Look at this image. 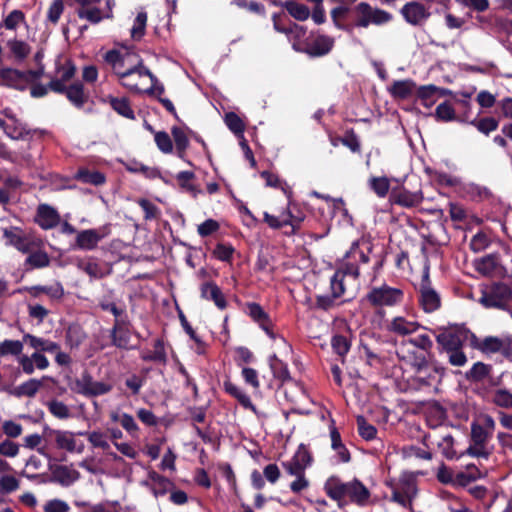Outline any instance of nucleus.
Wrapping results in <instances>:
<instances>
[{
  "label": "nucleus",
  "mask_w": 512,
  "mask_h": 512,
  "mask_svg": "<svg viewBox=\"0 0 512 512\" xmlns=\"http://www.w3.org/2000/svg\"><path fill=\"white\" fill-rule=\"evenodd\" d=\"M104 59L123 87L133 92L140 91V83L132 81V78H143L149 74V69L142 64L138 55L129 51L111 50L105 54Z\"/></svg>",
  "instance_id": "f257e3e1"
},
{
  "label": "nucleus",
  "mask_w": 512,
  "mask_h": 512,
  "mask_svg": "<svg viewBox=\"0 0 512 512\" xmlns=\"http://www.w3.org/2000/svg\"><path fill=\"white\" fill-rule=\"evenodd\" d=\"M358 261L367 263L369 257L359 248V243L354 242L346 253L344 262L330 280L331 293L334 298L346 295L350 288L356 286L359 276Z\"/></svg>",
  "instance_id": "f03ea898"
},
{
  "label": "nucleus",
  "mask_w": 512,
  "mask_h": 512,
  "mask_svg": "<svg viewBox=\"0 0 512 512\" xmlns=\"http://www.w3.org/2000/svg\"><path fill=\"white\" fill-rule=\"evenodd\" d=\"M496 423L492 416L481 415L477 421L471 423V444L467 454L473 457L488 458L490 450L488 443L495 430Z\"/></svg>",
  "instance_id": "7ed1b4c3"
},
{
  "label": "nucleus",
  "mask_w": 512,
  "mask_h": 512,
  "mask_svg": "<svg viewBox=\"0 0 512 512\" xmlns=\"http://www.w3.org/2000/svg\"><path fill=\"white\" fill-rule=\"evenodd\" d=\"M3 236L8 245L13 246L24 254L32 252L39 247H44L43 240L36 233L22 230L19 227L3 229Z\"/></svg>",
  "instance_id": "20e7f679"
},
{
  "label": "nucleus",
  "mask_w": 512,
  "mask_h": 512,
  "mask_svg": "<svg viewBox=\"0 0 512 512\" xmlns=\"http://www.w3.org/2000/svg\"><path fill=\"white\" fill-rule=\"evenodd\" d=\"M367 301L376 308L395 307L404 299V292L398 287L389 286L386 283L372 287L366 295Z\"/></svg>",
  "instance_id": "39448f33"
},
{
  "label": "nucleus",
  "mask_w": 512,
  "mask_h": 512,
  "mask_svg": "<svg viewBox=\"0 0 512 512\" xmlns=\"http://www.w3.org/2000/svg\"><path fill=\"white\" fill-rule=\"evenodd\" d=\"M388 485L392 490L391 501L402 507L411 505L417 494L416 478L412 473L404 472L397 482L390 481Z\"/></svg>",
  "instance_id": "423d86ee"
},
{
  "label": "nucleus",
  "mask_w": 512,
  "mask_h": 512,
  "mask_svg": "<svg viewBox=\"0 0 512 512\" xmlns=\"http://www.w3.org/2000/svg\"><path fill=\"white\" fill-rule=\"evenodd\" d=\"M355 26L367 28L370 25L381 26L389 23L393 16L388 11L373 7L367 2H360L354 7Z\"/></svg>",
  "instance_id": "0eeeda50"
},
{
  "label": "nucleus",
  "mask_w": 512,
  "mask_h": 512,
  "mask_svg": "<svg viewBox=\"0 0 512 512\" xmlns=\"http://www.w3.org/2000/svg\"><path fill=\"white\" fill-rule=\"evenodd\" d=\"M42 71H20L13 68L0 69L1 84L16 90H25L31 83L39 79Z\"/></svg>",
  "instance_id": "6e6552de"
},
{
  "label": "nucleus",
  "mask_w": 512,
  "mask_h": 512,
  "mask_svg": "<svg viewBox=\"0 0 512 512\" xmlns=\"http://www.w3.org/2000/svg\"><path fill=\"white\" fill-rule=\"evenodd\" d=\"M72 390L86 397H96L110 392L112 385L102 381H94L92 376L85 372L74 381Z\"/></svg>",
  "instance_id": "1a4fd4ad"
},
{
  "label": "nucleus",
  "mask_w": 512,
  "mask_h": 512,
  "mask_svg": "<svg viewBox=\"0 0 512 512\" xmlns=\"http://www.w3.org/2000/svg\"><path fill=\"white\" fill-rule=\"evenodd\" d=\"M510 298L509 287L503 283H497L482 292L479 302L486 308L505 309Z\"/></svg>",
  "instance_id": "9d476101"
},
{
  "label": "nucleus",
  "mask_w": 512,
  "mask_h": 512,
  "mask_svg": "<svg viewBox=\"0 0 512 512\" xmlns=\"http://www.w3.org/2000/svg\"><path fill=\"white\" fill-rule=\"evenodd\" d=\"M55 445L58 449L67 451L71 454H82L85 450V444L78 437L85 435V432H73L69 430L52 431Z\"/></svg>",
  "instance_id": "9b49d317"
},
{
  "label": "nucleus",
  "mask_w": 512,
  "mask_h": 512,
  "mask_svg": "<svg viewBox=\"0 0 512 512\" xmlns=\"http://www.w3.org/2000/svg\"><path fill=\"white\" fill-rule=\"evenodd\" d=\"M419 303L426 313H432L438 310L441 305L440 295L432 288L428 271H425L420 283Z\"/></svg>",
  "instance_id": "f8f14e48"
},
{
  "label": "nucleus",
  "mask_w": 512,
  "mask_h": 512,
  "mask_svg": "<svg viewBox=\"0 0 512 512\" xmlns=\"http://www.w3.org/2000/svg\"><path fill=\"white\" fill-rule=\"evenodd\" d=\"M417 368L415 379L425 386H431L437 383L441 376V370L434 365L427 363L425 356H418L414 364Z\"/></svg>",
  "instance_id": "ddd939ff"
},
{
  "label": "nucleus",
  "mask_w": 512,
  "mask_h": 512,
  "mask_svg": "<svg viewBox=\"0 0 512 512\" xmlns=\"http://www.w3.org/2000/svg\"><path fill=\"white\" fill-rule=\"evenodd\" d=\"M478 349L485 354L501 353L504 357L512 359V338L489 336L482 340Z\"/></svg>",
  "instance_id": "4468645a"
},
{
  "label": "nucleus",
  "mask_w": 512,
  "mask_h": 512,
  "mask_svg": "<svg viewBox=\"0 0 512 512\" xmlns=\"http://www.w3.org/2000/svg\"><path fill=\"white\" fill-rule=\"evenodd\" d=\"M436 341L443 352L463 347L465 334L460 329H443L436 335Z\"/></svg>",
  "instance_id": "2eb2a0df"
},
{
  "label": "nucleus",
  "mask_w": 512,
  "mask_h": 512,
  "mask_svg": "<svg viewBox=\"0 0 512 512\" xmlns=\"http://www.w3.org/2000/svg\"><path fill=\"white\" fill-rule=\"evenodd\" d=\"M421 325L412 318L395 316L387 323V331L398 336H407L416 333Z\"/></svg>",
  "instance_id": "dca6fc26"
},
{
  "label": "nucleus",
  "mask_w": 512,
  "mask_h": 512,
  "mask_svg": "<svg viewBox=\"0 0 512 512\" xmlns=\"http://www.w3.org/2000/svg\"><path fill=\"white\" fill-rule=\"evenodd\" d=\"M105 237V233L100 229H86L77 232L74 248L91 251Z\"/></svg>",
  "instance_id": "f3484780"
},
{
  "label": "nucleus",
  "mask_w": 512,
  "mask_h": 512,
  "mask_svg": "<svg viewBox=\"0 0 512 512\" xmlns=\"http://www.w3.org/2000/svg\"><path fill=\"white\" fill-rule=\"evenodd\" d=\"M35 222L44 230L55 228L60 223L58 211L48 204L37 207Z\"/></svg>",
  "instance_id": "a211bd4d"
},
{
  "label": "nucleus",
  "mask_w": 512,
  "mask_h": 512,
  "mask_svg": "<svg viewBox=\"0 0 512 512\" xmlns=\"http://www.w3.org/2000/svg\"><path fill=\"white\" fill-rule=\"evenodd\" d=\"M334 46V38L328 35H317L306 46L305 52L312 57L328 54Z\"/></svg>",
  "instance_id": "6ab92c4d"
},
{
  "label": "nucleus",
  "mask_w": 512,
  "mask_h": 512,
  "mask_svg": "<svg viewBox=\"0 0 512 512\" xmlns=\"http://www.w3.org/2000/svg\"><path fill=\"white\" fill-rule=\"evenodd\" d=\"M401 14L411 25H420L429 17V12L425 7L415 1L405 4L401 9Z\"/></svg>",
  "instance_id": "aec40b11"
},
{
  "label": "nucleus",
  "mask_w": 512,
  "mask_h": 512,
  "mask_svg": "<svg viewBox=\"0 0 512 512\" xmlns=\"http://www.w3.org/2000/svg\"><path fill=\"white\" fill-rule=\"evenodd\" d=\"M79 476V472L72 465H56L51 468L52 481L62 486L72 485Z\"/></svg>",
  "instance_id": "412c9836"
},
{
  "label": "nucleus",
  "mask_w": 512,
  "mask_h": 512,
  "mask_svg": "<svg viewBox=\"0 0 512 512\" xmlns=\"http://www.w3.org/2000/svg\"><path fill=\"white\" fill-rule=\"evenodd\" d=\"M75 72L76 68L71 62L64 63L57 70V78L49 83L50 89L57 93H64L67 87L66 83L74 77Z\"/></svg>",
  "instance_id": "4be33fe9"
},
{
  "label": "nucleus",
  "mask_w": 512,
  "mask_h": 512,
  "mask_svg": "<svg viewBox=\"0 0 512 512\" xmlns=\"http://www.w3.org/2000/svg\"><path fill=\"white\" fill-rule=\"evenodd\" d=\"M370 497L369 490L358 480L346 482L345 499L349 498L350 501L358 505H365Z\"/></svg>",
  "instance_id": "5701e85b"
},
{
  "label": "nucleus",
  "mask_w": 512,
  "mask_h": 512,
  "mask_svg": "<svg viewBox=\"0 0 512 512\" xmlns=\"http://www.w3.org/2000/svg\"><path fill=\"white\" fill-rule=\"evenodd\" d=\"M391 199L395 204L410 208L421 203L422 194L420 192H410L405 189H393Z\"/></svg>",
  "instance_id": "b1692460"
},
{
  "label": "nucleus",
  "mask_w": 512,
  "mask_h": 512,
  "mask_svg": "<svg viewBox=\"0 0 512 512\" xmlns=\"http://www.w3.org/2000/svg\"><path fill=\"white\" fill-rule=\"evenodd\" d=\"M87 439L93 448L103 450L107 455L111 456L113 459H117V454L111 451V445L108 440V436L100 431L94 430L91 432H85Z\"/></svg>",
  "instance_id": "393cba45"
},
{
  "label": "nucleus",
  "mask_w": 512,
  "mask_h": 512,
  "mask_svg": "<svg viewBox=\"0 0 512 512\" xmlns=\"http://www.w3.org/2000/svg\"><path fill=\"white\" fill-rule=\"evenodd\" d=\"M249 315L259 323L260 327L266 332V334L275 339L276 335L271 330V322L266 312L257 303H251L248 305Z\"/></svg>",
  "instance_id": "a878e982"
},
{
  "label": "nucleus",
  "mask_w": 512,
  "mask_h": 512,
  "mask_svg": "<svg viewBox=\"0 0 512 512\" xmlns=\"http://www.w3.org/2000/svg\"><path fill=\"white\" fill-rule=\"evenodd\" d=\"M415 88V82L410 79H406L394 81L388 88V91L394 98L407 99L413 94Z\"/></svg>",
  "instance_id": "bb28decb"
},
{
  "label": "nucleus",
  "mask_w": 512,
  "mask_h": 512,
  "mask_svg": "<svg viewBox=\"0 0 512 512\" xmlns=\"http://www.w3.org/2000/svg\"><path fill=\"white\" fill-rule=\"evenodd\" d=\"M224 389L228 394L236 398L245 409H249L254 414L258 415V411L252 403L249 395H247L241 388L230 381H226L224 382Z\"/></svg>",
  "instance_id": "cd10ccee"
},
{
  "label": "nucleus",
  "mask_w": 512,
  "mask_h": 512,
  "mask_svg": "<svg viewBox=\"0 0 512 512\" xmlns=\"http://www.w3.org/2000/svg\"><path fill=\"white\" fill-rule=\"evenodd\" d=\"M324 489L331 499L339 503L345 499L346 483L342 482L338 477L332 476L328 478Z\"/></svg>",
  "instance_id": "c85d7f7f"
},
{
  "label": "nucleus",
  "mask_w": 512,
  "mask_h": 512,
  "mask_svg": "<svg viewBox=\"0 0 512 512\" xmlns=\"http://www.w3.org/2000/svg\"><path fill=\"white\" fill-rule=\"evenodd\" d=\"M23 340L25 342H28L32 348H34L36 351H38L40 353H42V352L53 353V352L59 350V344L54 341H51L49 339L36 337L31 334H25L23 337Z\"/></svg>",
  "instance_id": "c756f323"
},
{
  "label": "nucleus",
  "mask_w": 512,
  "mask_h": 512,
  "mask_svg": "<svg viewBox=\"0 0 512 512\" xmlns=\"http://www.w3.org/2000/svg\"><path fill=\"white\" fill-rule=\"evenodd\" d=\"M201 296L207 300H212L219 309H224L226 307V300L222 291L212 282H207L202 285Z\"/></svg>",
  "instance_id": "7c9ffc66"
},
{
  "label": "nucleus",
  "mask_w": 512,
  "mask_h": 512,
  "mask_svg": "<svg viewBox=\"0 0 512 512\" xmlns=\"http://www.w3.org/2000/svg\"><path fill=\"white\" fill-rule=\"evenodd\" d=\"M149 480H150L151 490L156 497L166 494L172 486V483L170 480L159 475L156 472H151L149 474Z\"/></svg>",
  "instance_id": "2f4dec72"
},
{
  "label": "nucleus",
  "mask_w": 512,
  "mask_h": 512,
  "mask_svg": "<svg viewBox=\"0 0 512 512\" xmlns=\"http://www.w3.org/2000/svg\"><path fill=\"white\" fill-rule=\"evenodd\" d=\"M43 386L42 380L38 379H29L26 382H23L19 386L14 389L13 394L17 397L26 396L33 397L39 391V389Z\"/></svg>",
  "instance_id": "473e14b6"
},
{
  "label": "nucleus",
  "mask_w": 512,
  "mask_h": 512,
  "mask_svg": "<svg viewBox=\"0 0 512 512\" xmlns=\"http://www.w3.org/2000/svg\"><path fill=\"white\" fill-rule=\"evenodd\" d=\"M281 5L298 21L307 20L311 14L307 6L296 1H286Z\"/></svg>",
  "instance_id": "72a5a7b5"
},
{
  "label": "nucleus",
  "mask_w": 512,
  "mask_h": 512,
  "mask_svg": "<svg viewBox=\"0 0 512 512\" xmlns=\"http://www.w3.org/2000/svg\"><path fill=\"white\" fill-rule=\"evenodd\" d=\"M77 267L91 278H102L105 274L103 268L93 258L79 260Z\"/></svg>",
  "instance_id": "f704fd0d"
},
{
  "label": "nucleus",
  "mask_w": 512,
  "mask_h": 512,
  "mask_svg": "<svg viewBox=\"0 0 512 512\" xmlns=\"http://www.w3.org/2000/svg\"><path fill=\"white\" fill-rule=\"evenodd\" d=\"M64 93L66 94L69 101L78 108L82 107L86 102L83 85L79 82L66 87Z\"/></svg>",
  "instance_id": "c9c22d12"
},
{
  "label": "nucleus",
  "mask_w": 512,
  "mask_h": 512,
  "mask_svg": "<svg viewBox=\"0 0 512 512\" xmlns=\"http://www.w3.org/2000/svg\"><path fill=\"white\" fill-rule=\"evenodd\" d=\"M107 101L118 114L128 119H134V111L130 107L129 101L126 98L108 96Z\"/></svg>",
  "instance_id": "e433bc0d"
},
{
  "label": "nucleus",
  "mask_w": 512,
  "mask_h": 512,
  "mask_svg": "<svg viewBox=\"0 0 512 512\" xmlns=\"http://www.w3.org/2000/svg\"><path fill=\"white\" fill-rule=\"evenodd\" d=\"M29 256L26 259V264L32 268H44L50 263L48 254L43 250V247L34 249L32 252H28Z\"/></svg>",
  "instance_id": "4c0bfd02"
},
{
  "label": "nucleus",
  "mask_w": 512,
  "mask_h": 512,
  "mask_svg": "<svg viewBox=\"0 0 512 512\" xmlns=\"http://www.w3.org/2000/svg\"><path fill=\"white\" fill-rule=\"evenodd\" d=\"M269 366L275 378L281 380L282 382L290 379L287 364L278 359L276 355L270 356Z\"/></svg>",
  "instance_id": "58836bf2"
},
{
  "label": "nucleus",
  "mask_w": 512,
  "mask_h": 512,
  "mask_svg": "<svg viewBox=\"0 0 512 512\" xmlns=\"http://www.w3.org/2000/svg\"><path fill=\"white\" fill-rule=\"evenodd\" d=\"M104 14L105 13L103 10H101L99 8L91 7V6L80 7L77 10V15L80 19H85L92 24H97L102 19L106 18V16H104Z\"/></svg>",
  "instance_id": "ea45409f"
},
{
  "label": "nucleus",
  "mask_w": 512,
  "mask_h": 512,
  "mask_svg": "<svg viewBox=\"0 0 512 512\" xmlns=\"http://www.w3.org/2000/svg\"><path fill=\"white\" fill-rule=\"evenodd\" d=\"M75 179L93 185H101L105 182V176L98 171H89L87 169H80L75 175Z\"/></svg>",
  "instance_id": "a19ab883"
},
{
  "label": "nucleus",
  "mask_w": 512,
  "mask_h": 512,
  "mask_svg": "<svg viewBox=\"0 0 512 512\" xmlns=\"http://www.w3.org/2000/svg\"><path fill=\"white\" fill-rule=\"evenodd\" d=\"M30 292L33 296L44 293L52 299H60L64 294V289L60 283H55L50 286H34L31 288Z\"/></svg>",
  "instance_id": "79ce46f5"
},
{
  "label": "nucleus",
  "mask_w": 512,
  "mask_h": 512,
  "mask_svg": "<svg viewBox=\"0 0 512 512\" xmlns=\"http://www.w3.org/2000/svg\"><path fill=\"white\" fill-rule=\"evenodd\" d=\"M438 87L435 85L421 86L417 89V96L424 106L431 107L436 101Z\"/></svg>",
  "instance_id": "37998d69"
},
{
  "label": "nucleus",
  "mask_w": 512,
  "mask_h": 512,
  "mask_svg": "<svg viewBox=\"0 0 512 512\" xmlns=\"http://www.w3.org/2000/svg\"><path fill=\"white\" fill-rule=\"evenodd\" d=\"M492 402L501 408H511L512 407V392L505 388L495 389L492 394Z\"/></svg>",
  "instance_id": "c03bdc74"
},
{
  "label": "nucleus",
  "mask_w": 512,
  "mask_h": 512,
  "mask_svg": "<svg viewBox=\"0 0 512 512\" xmlns=\"http://www.w3.org/2000/svg\"><path fill=\"white\" fill-rule=\"evenodd\" d=\"M49 412L56 418L65 420L72 416L70 408L59 400H51L47 404Z\"/></svg>",
  "instance_id": "a18cd8bd"
},
{
  "label": "nucleus",
  "mask_w": 512,
  "mask_h": 512,
  "mask_svg": "<svg viewBox=\"0 0 512 512\" xmlns=\"http://www.w3.org/2000/svg\"><path fill=\"white\" fill-rule=\"evenodd\" d=\"M23 351V343L19 340H4L0 343V357L12 355L19 357Z\"/></svg>",
  "instance_id": "49530a36"
},
{
  "label": "nucleus",
  "mask_w": 512,
  "mask_h": 512,
  "mask_svg": "<svg viewBox=\"0 0 512 512\" xmlns=\"http://www.w3.org/2000/svg\"><path fill=\"white\" fill-rule=\"evenodd\" d=\"M171 133L176 145L178 155L182 158L184 156L185 150L189 145L188 137L185 131L180 127H173Z\"/></svg>",
  "instance_id": "de8ad7c7"
},
{
  "label": "nucleus",
  "mask_w": 512,
  "mask_h": 512,
  "mask_svg": "<svg viewBox=\"0 0 512 512\" xmlns=\"http://www.w3.org/2000/svg\"><path fill=\"white\" fill-rule=\"evenodd\" d=\"M469 123L476 127L479 132L485 135H488L498 128V121L493 117L473 119Z\"/></svg>",
  "instance_id": "09e8293b"
},
{
  "label": "nucleus",
  "mask_w": 512,
  "mask_h": 512,
  "mask_svg": "<svg viewBox=\"0 0 512 512\" xmlns=\"http://www.w3.org/2000/svg\"><path fill=\"white\" fill-rule=\"evenodd\" d=\"M8 47L14 57L20 61L25 59L31 51L30 46L21 40H10L8 42Z\"/></svg>",
  "instance_id": "8fccbe9b"
},
{
  "label": "nucleus",
  "mask_w": 512,
  "mask_h": 512,
  "mask_svg": "<svg viewBox=\"0 0 512 512\" xmlns=\"http://www.w3.org/2000/svg\"><path fill=\"white\" fill-rule=\"evenodd\" d=\"M437 446L445 458L453 459L456 457V451L454 450V439L450 434L443 435L437 442Z\"/></svg>",
  "instance_id": "3c124183"
},
{
  "label": "nucleus",
  "mask_w": 512,
  "mask_h": 512,
  "mask_svg": "<svg viewBox=\"0 0 512 512\" xmlns=\"http://www.w3.org/2000/svg\"><path fill=\"white\" fill-rule=\"evenodd\" d=\"M224 122L227 127L237 136H243L245 129L244 123L241 118L234 112H229L224 117Z\"/></svg>",
  "instance_id": "603ef678"
},
{
  "label": "nucleus",
  "mask_w": 512,
  "mask_h": 512,
  "mask_svg": "<svg viewBox=\"0 0 512 512\" xmlns=\"http://www.w3.org/2000/svg\"><path fill=\"white\" fill-rule=\"evenodd\" d=\"M64 12V1L53 0L47 10L46 20L48 23L56 25Z\"/></svg>",
  "instance_id": "864d4df0"
},
{
  "label": "nucleus",
  "mask_w": 512,
  "mask_h": 512,
  "mask_svg": "<svg viewBox=\"0 0 512 512\" xmlns=\"http://www.w3.org/2000/svg\"><path fill=\"white\" fill-rule=\"evenodd\" d=\"M435 117L444 122L456 120L455 110L449 102H443L436 107Z\"/></svg>",
  "instance_id": "5fc2aeb1"
},
{
  "label": "nucleus",
  "mask_w": 512,
  "mask_h": 512,
  "mask_svg": "<svg viewBox=\"0 0 512 512\" xmlns=\"http://www.w3.org/2000/svg\"><path fill=\"white\" fill-rule=\"evenodd\" d=\"M147 23L146 12H139L134 20V24L131 28V37L134 40H140L145 34V28Z\"/></svg>",
  "instance_id": "6e6d98bb"
},
{
  "label": "nucleus",
  "mask_w": 512,
  "mask_h": 512,
  "mask_svg": "<svg viewBox=\"0 0 512 512\" xmlns=\"http://www.w3.org/2000/svg\"><path fill=\"white\" fill-rule=\"evenodd\" d=\"M402 455L404 458L432 459V453L430 451L414 445L403 447Z\"/></svg>",
  "instance_id": "4d7b16f0"
},
{
  "label": "nucleus",
  "mask_w": 512,
  "mask_h": 512,
  "mask_svg": "<svg viewBox=\"0 0 512 512\" xmlns=\"http://www.w3.org/2000/svg\"><path fill=\"white\" fill-rule=\"evenodd\" d=\"M370 186L377 196L384 198L388 194L390 184L386 177H373Z\"/></svg>",
  "instance_id": "13d9d810"
},
{
  "label": "nucleus",
  "mask_w": 512,
  "mask_h": 512,
  "mask_svg": "<svg viewBox=\"0 0 512 512\" xmlns=\"http://www.w3.org/2000/svg\"><path fill=\"white\" fill-rule=\"evenodd\" d=\"M357 425L358 432L363 439L369 441L376 437L377 429L373 425L367 423L364 417L359 416L357 418Z\"/></svg>",
  "instance_id": "bf43d9fd"
},
{
  "label": "nucleus",
  "mask_w": 512,
  "mask_h": 512,
  "mask_svg": "<svg viewBox=\"0 0 512 512\" xmlns=\"http://www.w3.org/2000/svg\"><path fill=\"white\" fill-rule=\"evenodd\" d=\"M86 509L82 512H120L116 502L104 501L96 504H85Z\"/></svg>",
  "instance_id": "052dcab7"
},
{
  "label": "nucleus",
  "mask_w": 512,
  "mask_h": 512,
  "mask_svg": "<svg viewBox=\"0 0 512 512\" xmlns=\"http://www.w3.org/2000/svg\"><path fill=\"white\" fill-rule=\"evenodd\" d=\"M137 203L144 211V218L146 220L155 219L160 214L159 208L147 199L141 198L137 201Z\"/></svg>",
  "instance_id": "680f3d73"
},
{
  "label": "nucleus",
  "mask_w": 512,
  "mask_h": 512,
  "mask_svg": "<svg viewBox=\"0 0 512 512\" xmlns=\"http://www.w3.org/2000/svg\"><path fill=\"white\" fill-rule=\"evenodd\" d=\"M120 425L131 437H138L139 427L132 415L122 413Z\"/></svg>",
  "instance_id": "e2e57ef3"
},
{
  "label": "nucleus",
  "mask_w": 512,
  "mask_h": 512,
  "mask_svg": "<svg viewBox=\"0 0 512 512\" xmlns=\"http://www.w3.org/2000/svg\"><path fill=\"white\" fill-rule=\"evenodd\" d=\"M490 244V239L487 234L478 232L475 234L470 242V247L474 252H481L485 250Z\"/></svg>",
  "instance_id": "0e129e2a"
},
{
  "label": "nucleus",
  "mask_w": 512,
  "mask_h": 512,
  "mask_svg": "<svg viewBox=\"0 0 512 512\" xmlns=\"http://www.w3.org/2000/svg\"><path fill=\"white\" fill-rule=\"evenodd\" d=\"M465 192L472 199H484L490 195L486 187L480 186L475 183H469L465 186Z\"/></svg>",
  "instance_id": "69168bd1"
},
{
  "label": "nucleus",
  "mask_w": 512,
  "mask_h": 512,
  "mask_svg": "<svg viewBox=\"0 0 512 512\" xmlns=\"http://www.w3.org/2000/svg\"><path fill=\"white\" fill-rule=\"evenodd\" d=\"M234 254V248L231 245L220 243L213 250V255L220 261L229 262Z\"/></svg>",
  "instance_id": "338daca9"
},
{
  "label": "nucleus",
  "mask_w": 512,
  "mask_h": 512,
  "mask_svg": "<svg viewBox=\"0 0 512 512\" xmlns=\"http://www.w3.org/2000/svg\"><path fill=\"white\" fill-rule=\"evenodd\" d=\"M292 459L299 463V465L302 466L305 470L312 463V456L304 445L299 446Z\"/></svg>",
  "instance_id": "774afa93"
}]
</instances>
